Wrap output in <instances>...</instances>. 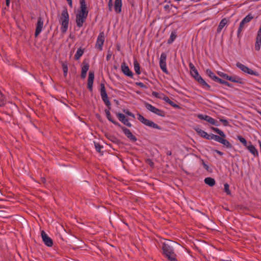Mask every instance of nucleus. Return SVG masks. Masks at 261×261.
<instances>
[{"mask_svg": "<svg viewBox=\"0 0 261 261\" xmlns=\"http://www.w3.org/2000/svg\"><path fill=\"white\" fill-rule=\"evenodd\" d=\"M206 74L211 77L212 79H213L214 81L216 82V81L218 80V77H217L215 73L210 69H207L206 70Z\"/></svg>", "mask_w": 261, "mask_h": 261, "instance_id": "obj_22", "label": "nucleus"}, {"mask_svg": "<svg viewBox=\"0 0 261 261\" xmlns=\"http://www.w3.org/2000/svg\"><path fill=\"white\" fill-rule=\"evenodd\" d=\"M236 66L238 68H239L241 71H242L244 73L255 76L259 75V74L257 72L252 70L248 67L246 66L245 65L240 62L237 63Z\"/></svg>", "mask_w": 261, "mask_h": 261, "instance_id": "obj_5", "label": "nucleus"}, {"mask_svg": "<svg viewBox=\"0 0 261 261\" xmlns=\"http://www.w3.org/2000/svg\"><path fill=\"white\" fill-rule=\"evenodd\" d=\"M41 236L43 243L47 247H51L53 246V241L52 239L44 230L41 231Z\"/></svg>", "mask_w": 261, "mask_h": 261, "instance_id": "obj_8", "label": "nucleus"}, {"mask_svg": "<svg viewBox=\"0 0 261 261\" xmlns=\"http://www.w3.org/2000/svg\"><path fill=\"white\" fill-rule=\"evenodd\" d=\"M134 70H135L136 73L137 74H140L141 71H140V65L136 60H135L134 61Z\"/></svg>", "mask_w": 261, "mask_h": 261, "instance_id": "obj_25", "label": "nucleus"}, {"mask_svg": "<svg viewBox=\"0 0 261 261\" xmlns=\"http://www.w3.org/2000/svg\"><path fill=\"white\" fill-rule=\"evenodd\" d=\"M173 244V242L169 241L164 243L163 244L162 248L164 254L169 261H177L172 246Z\"/></svg>", "mask_w": 261, "mask_h": 261, "instance_id": "obj_2", "label": "nucleus"}, {"mask_svg": "<svg viewBox=\"0 0 261 261\" xmlns=\"http://www.w3.org/2000/svg\"><path fill=\"white\" fill-rule=\"evenodd\" d=\"M145 107L147 110L150 111V112L159 115V116H162L161 114V111L158 108H155V107L153 106L152 105L146 103L145 104Z\"/></svg>", "mask_w": 261, "mask_h": 261, "instance_id": "obj_13", "label": "nucleus"}, {"mask_svg": "<svg viewBox=\"0 0 261 261\" xmlns=\"http://www.w3.org/2000/svg\"><path fill=\"white\" fill-rule=\"evenodd\" d=\"M111 57V54H108L107 56V60H109Z\"/></svg>", "mask_w": 261, "mask_h": 261, "instance_id": "obj_55", "label": "nucleus"}, {"mask_svg": "<svg viewBox=\"0 0 261 261\" xmlns=\"http://www.w3.org/2000/svg\"><path fill=\"white\" fill-rule=\"evenodd\" d=\"M172 106L173 107H174V108H178V106L177 105L175 104V103Z\"/></svg>", "mask_w": 261, "mask_h": 261, "instance_id": "obj_60", "label": "nucleus"}, {"mask_svg": "<svg viewBox=\"0 0 261 261\" xmlns=\"http://www.w3.org/2000/svg\"><path fill=\"white\" fill-rule=\"evenodd\" d=\"M62 67H63V72H64V76H66L67 74V72H68L67 65L65 63H63L62 64Z\"/></svg>", "mask_w": 261, "mask_h": 261, "instance_id": "obj_39", "label": "nucleus"}, {"mask_svg": "<svg viewBox=\"0 0 261 261\" xmlns=\"http://www.w3.org/2000/svg\"><path fill=\"white\" fill-rule=\"evenodd\" d=\"M122 5V0H115L114 3L115 11L117 13H120L121 12V7Z\"/></svg>", "mask_w": 261, "mask_h": 261, "instance_id": "obj_20", "label": "nucleus"}, {"mask_svg": "<svg viewBox=\"0 0 261 261\" xmlns=\"http://www.w3.org/2000/svg\"><path fill=\"white\" fill-rule=\"evenodd\" d=\"M138 116V120L141 122L143 124L145 125L146 122L147 121L148 119L145 118L142 115H141L140 114H138L137 115Z\"/></svg>", "mask_w": 261, "mask_h": 261, "instance_id": "obj_33", "label": "nucleus"}, {"mask_svg": "<svg viewBox=\"0 0 261 261\" xmlns=\"http://www.w3.org/2000/svg\"><path fill=\"white\" fill-rule=\"evenodd\" d=\"M43 20L41 17L38 18L37 23L36 24V28L35 31V37H37L42 32L43 27Z\"/></svg>", "mask_w": 261, "mask_h": 261, "instance_id": "obj_11", "label": "nucleus"}, {"mask_svg": "<svg viewBox=\"0 0 261 261\" xmlns=\"http://www.w3.org/2000/svg\"><path fill=\"white\" fill-rule=\"evenodd\" d=\"M86 75H87V72L82 71L81 77L82 79H85L86 77Z\"/></svg>", "mask_w": 261, "mask_h": 261, "instance_id": "obj_49", "label": "nucleus"}, {"mask_svg": "<svg viewBox=\"0 0 261 261\" xmlns=\"http://www.w3.org/2000/svg\"><path fill=\"white\" fill-rule=\"evenodd\" d=\"M194 129L201 137L207 140H210L211 135L208 134L206 132L202 130L198 127H195Z\"/></svg>", "mask_w": 261, "mask_h": 261, "instance_id": "obj_17", "label": "nucleus"}, {"mask_svg": "<svg viewBox=\"0 0 261 261\" xmlns=\"http://www.w3.org/2000/svg\"><path fill=\"white\" fill-rule=\"evenodd\" d=\"M216 152L219 155H222L223 153L219 150H216Z\"/></svg>", "mask_w": 261, "mask_h": 261, "instance_id": "obj_53", "label": "nucleus"}, {"mask_svg": "<svg viewBox=\"0 0 261 261\" xmlns=\"http://www.w3.org/2000/svg\"><path fill=\"white\" fill-rule=\"evenodd\" d=\"M145 125L158 129H161V127L158 125L149 120H148L146 122Z\"/></svg>", "mask_w": 261, "mask_h": 261, "instance_id": "obj_24", "label": "nucleus"}, {"mask_svg": "<svg viewBox=\"0 0 261 261\" xmlns=\"http://www.w3.org/2000/svg\"><path fill=\"white\" fill-rule=\"evenodd\" d=\"M257 112L258 114H259L261 115V111H260L257 110Z\"/></svg>", "mask_w": 261, "mask_h": 261, "instance_id": "obj_61", "label": "nucleus"}, {"mask_svg": "<svg viewBox=\"0 0 261 261\" xmlns=\"http://www.w3.org/2000/svg\"><path fill=\"white\" fill-rule=\"evenodd\" d=\"M207 122H208V123H210L213 125H216L217 126L219 125V124L217 123L215 119H214V118H213L212 117H211L210 116L209 117Z\"/></svg>", "mask_w": 261, "mask_h": 261, "instance_id": "obj_36", "label": "nucleus"}, {"mask_svg": "<svg viewBox=\"0 0 261 261\" xmlns=\"http://www.w3.org/2000/svg\"><path fill=\"white\" fill-rule=\"evenodd\" d=\"M94 145H95V149L96 150L100 152V151H101V149L102 148V147L98 143H94Z\"/></svg>", "mask_w": 261, "mask_h": 261, "instance_id": "obj_44", "label": "nucleus"}, {"mask_svg": "<svg viewBox=\"0 0 261 261\" xmlns=\"http://www.w3.org/2000/svg\"><path fill=\"white\" fill-rule=\"evenodd\" d=\"M171 151H168L167 152V155H171Z\"/></svg>", "mask_w": 261, "mask_h": 261, "instance_id": "obj_59", "label": "nucleus"}, {"mask_svg": "<svg viewBox=\"0 0 261 261\" xmlns=\"http://www.w3.org/2000/svg\"><path fill=\"white\" fill-rule=\"evenodd\" d=\"M227 20L226 18H224L222 19L218 25V29H217V32L220 33L222 30L223 29V28L226 25V24L227 23Z\"/></svg>", "mask_w": 261, "mask_h": 261, "instance_id": "obj_21", "label": "nucleus"}, {"mask_svg": "<svg viewBox=\"0 0 261 261\" xmlns=\"http://www.w3.org/2000/svg\"><path fill=\"white\" fill-rule=\"evenodd\" d=\"M203 165H204V167L205 168V169L208 170V165H206L205 164H204Z\"/></svg>", "mask_w": 261, "mask_h": 261, "instance_id": "obj_58", "label": "nucleus"}, {"mask_svg": "<svg viewBox=\"0 0 261 261\" xmlns=\"http://www.w3.org/2000/svg\"><path fill=\"white\" fill-rule=\"evenodd\" d=\"M261 47V26L260 27L256 37V41L255 43V49L258 51Z\"/></svg>", "mask_w": 261, "mask_h": 261, "instance_id": "obj_12", "label": "nucleus"}, {"mask_svg": "<svg viewBox=\"0 0 261 261\" xmlns=\"http://www.w3.org/2000/svg\"><path fill=\"white\" fill-rule=\"evenodd\" d=\"M228 80L233 83H242V79L238 76H229Z\"/></svg>", "mask_w": 261, "mask_h": 261, "instance_id": "obj_26", "label": "nucleus"}, {"mask_svg": "<svg viewBox=\"0 0 261 261\" xmlns=\"http://www.w3.org/2000/svg\"><path fill=\"white\" fill-rule=\"evenodd\" d=\"M190 73L191 75L200 84L203 86H205L208 88H210L209 85L202 78L199 74L197 70L196 69L194 65L190 63L189 65Z\"/></svg>", "mask_w": 261, "mask_h": 261, "instance_id": "obj_4", "label": "nucleus"}, {"mask_svg": "<svg viewBox=\"0 0 261 261\" xmlns=\"http://www.w3.org/2000/svg\"><path fill=\"white\" fill-rule=\"evenodd\" d=\"M105 41V34L103 32H100L97 37L95 47L100 50H102V46Z\"/></svg>", "mask_w": 261, "mask_h": 261, "instance_id": "obj_9", "label": "nucleus"}, {"mask_svg": "<svg viewBox=\"0 0 261 261\" xmlns=\"http://www.w3.org/2000/svg\"><path fill=\"white\" fill-rule=\"evenodd\" d=\"M222 138H223V137H221L216 135L211 134V136H210V140H214L220 143Z\"/></svg>", "mask_w": 261, "mask_h": 261, "instance_id": "obj_28", "label": "nucleus"}, {"mask_svg": "<svg viewBox=\"0 0 261 261\" xmlns=\"http://www.w3.org/2000/svg\"><path fill=\"white\" fill-rule=\"evenodd\" d=\"M106 116L107 119L110 121H112L113 120L112 118H111V115L110 111L109 110H106L105 111Z\"/></svg>", "mask_w": 261, "mask_h": 261, "instance_id": "obj_43", "label": "nucleus"}, {"mask_svg": "<svg viewBox=\"0 0 261 261\" xmlns=\"http://www.w3.org/2000/svg\"><path fill=\"white\" fill-rule=\"evenodd\" d=\"M245 23L242 20L240 23V25H239V27L238 28V31H237V34H238V36H239V35L241 34V33L242 32L243 29V28L244 27V24Z\"/></svg>", "mask_w": 261, "mask_h": 261, "instance_id": "obj_34", "label": "nucleus"}, {"mask_svg": "<svg viewBox=\"0 0 261 261\" xmlns=\"http://www.w3.org/2000/svg\"><path fill=\"white\" fill-rule=\"evenodd\" d=\"M168 103L172 106L174 104V102L170 100Z\"/></svg>", "mask_w": 261, "mask_h": 261, "instance_id": "obj_56", "label": "nucleus"}, {"mask_svg": "<svg viewBox=\"0 0 261 261\" xmlns=\"http://www.w3.org/2000/svg\"><path fill=\"white\" fill-rule=\"evenodd\" d=\"M209 116L206 115H202V114H199L198 115V117L201 120H205L206 121H207L208 119L209 118Z\"/></svg>", "mask_w": 261, "mask_h": 261, "instance_id": "obj_40", "label": "nucleus"}, {"mask_svg": "<svg viewBox=\"0 0 261 261\" xmlns=\"http://www.w3.org/2000/svg\"><path fill=\"white\" fill-rule=\"evenodd\" d=\"M212 129L215 133L219 134L221 137H223L220 143L222 144L227 148L231 147V145L229 141L224 139V138L226 137V135L223 132L216 127H212Z\"/></svg>", "mask_w": 261, "mask_h": 261, "instance_id": "obj_6", "label": "nucleus"}, {"mask_svg": "<svg viewBox=\"0 0 261 261\" xmlns=\"http://www.w3.org/2000/svg\"><path fill=\"white\" fill-rule=\"evenodd\" d=\"M94 79V73L93 71H90L89 73L88 81V87L90 91L92 90Z\"/></svg>", "mask_w": 261, "mask_h": 261, "instance_id": "obj_18", "label": "nucleus"}, {"mask_svg": "<svg viewBox=\"0 0 261 261\" xmlns=\"http://www.w3.org/2000/svg\"><path fill=\"white\" fill-rule=\"evenodd\" d=\"M69 16L66 9H64L61 13V16L59 19V22L61 25V31L65 33L67 31L69 24Z\"/></svg>", "mask_w": 261, "mask_h": 261, "instance_id": "obj_3", "label": "nucleus"}, {"mask_svg": "<svg viewBox=\"0 0 261 261\" xmlns=\"http://www.w3.org/2000/svg\"><path fill=\"white\" fill-rule=\"evenodd\" d=\"M124 112L125 113V114H126L128 116H131L134 118L135 117V115L131 113L128 110H124Z\"/></svg>", "mask_w": 261, "mask_h": 261, "instance_id": "obj_46", "label": "nucleus"}, {"mask_svg": "<svg viewBox=\"0 0 261 261\" xmlns=\"http://www.w3.org/2000/svg\"><path fill=\"white\" fill-rule=\"evenodd\" d=\"M166 59H167V55L166 54L163 53L161 55V57L160 58V66L162 71L166 73H168V70L166 67Z\"/></svg>", "mask_w": 261, "mask_h": 261, "instance_id": "obj_7", "label": "nucleus"}, {"mask_svg": "<svg viewBox=\"0 0 261 261\" xmlns=\"http://www.w3.org/2000/svg\"><path fill=\"white\" fill-rule=\"evenodd\" d=\"M67 2L71 8L72 7V0H67Z\"/></svg>", "mask_w": 261, "mask_h": 261, "instance_id": "obj_51", "label": "nucleus"}, {"mask_svg": "<svg viewBox=\"0 0 261 261\" xmlns=\"http://www.w3.org/2000/svg\"><path fill=\"white\" fill-rule=\"evenodd\" d=\"M7 6H9L10 5V0H6Z\"/></svg>", "mask_w": 261, "mask_h": 261, "instance_id": "obj_57", "label": "nucleus"}, {"mask_svg": "<svg viewBox=\"0 0 261 261\" xmlns=\"http://www.w3.org/2000/svg\"><path fill=\"white\" fill-rule=\"evenodd\" d=\"M249 151L254 156L258 155V152L255 146L252 145L251 142H249L248 145L246 147Z\"/></svg>", "mask_w": 261, "mask_h": 261, "instance_id": "obj_19", "label": "nucleus"}, {"mask_svg": "<svg viewBox=\"0 0 261 261\" xmlns=\"http://www.w3.org/2000/svg\"><path fill=\"white\" fill-rule=\"evenodd\" d=\"M100 95L102 100L104 101L106 106H109L111 105V102L109 100L105 86L103 84L101 85Z\"/></svg>", "mask_w": 261, "mask_h": 261, "instance_id": "obj_10", "label": "nucleus"}, {"mask_svg": "<svg viewBox=\"0 0 261 261\" xmlns=\"http://www.w3.org/2000/svg\"><path fill=\"white\" fill-rule=\"evenodd\" d=\"M83 53V50L81 48H79L75 55V59L77 60H79L82 57Z\"/></svg>", "mask_w": 261, "mask_h": 261, "instance_id": "obj_30", "label": "nucleus"}, {"mask_svg": "<svg viewBox=\"0 0 261 261\" xmlns=\"http://www.w3.org/2000/svg\"><path fill=\"white\" fill-rule=\"evenodd\" d=\"M163 99L164 100H165L166 102H167V103H168L169 102V101L170 100V99H169V98L166 96H165L164 97H163Z\"/></svg>", "mask_w": 261, "mask_h": 261, "instance_id": "obj_50", "label": "nucleus"}, {"mask_svg": "<svg viewBox=\"0 0 261 261\" xmlns=\"http://www.w3.org/2000/svg\"><path fill=\"white\" fill-rule=\"evenodd\" d=\"M207 122H208V123H210L213 125H216L217 126L219 125V124L217 123L215 119H214V118H213L212 117H211L210 116L209 117Z\"/></svg>", "mask_w": 261, "mask_h": 261, "instance_id": "obj_37", "label": "nucleus"}, {"mask_svg": "<svg viewBox=\"0 0 261 261\" xmlns=\"http://www.w3.org/2000/svg\"><path fill=\"white\" fill-rule=\"evenodd\" d=\"M253 18L254 16L251 14L249 13L244 18H243L242 21L245 23H247L250 22Z\"/></svg>", "mask_w": 261, "mask_h": 261, "instance_id": "obj_29", "label": "nucleus"}, {"mask_svg": "<svg viewBox=\"0 0 261 261\" xmlns=\"http://www.w3.org/2000/svg\"><path fill=\"white\" fill-rule=\"evenodd\" d=\"M147 162L151 166H152L153 164L152 163V162L150 160H148L147 161Z\"/></svg>", "mask_w": 261, "mask_h": 261, "instance_id": "obj_52", "label": "nucleus"}, {"mask_svg": "<svg viewBox=\"0 0 261 261\" xmlns=\"http://www.w3.org/2000/svg\"><path fill=\"white\" fill-rule=\"evenodd\" d=\"M89 69V64L87 62H83V65L82 67V71L87 72Z\"/></svg>", "mask_w": 261, "mask_h": 261, "instance_id": "obj_32", "label": "nucleus"}, {"mask_svg": "<svg viewBox=\"0 0 261 261\" xmlns=\"http://www.w3.org/2000/svg\"><path fill=\"white\" fill-rule=\"evenodd\" d=\"M204 182L206 184L210 187H212L215 185V180L212 177H206L204 179Z\"/></svg>", "mask_w": 261, "mask_h": 261, "instance_id": "obj_23", "label": "nucleus"}, {"mask_svg": "<svg viewBox=\"0 0 261 261\" xmlns=\"http://www.w3.org/2000/svg\"><path fill=\"white\" fill-rule=\"evenodd\" d=\"M177 36L176 33L175 32H172L170 35V37L168 40V44H171L176 39Z\"/></svg>", "mask_w": 261, "mask_h": 261, "instance_id": "obj_27", "label": "nucleus"}, {"mask_svg": "<svg viewBox=\"0 0 261 261\" xmlns=\"http://www.w3.org/2000/svg\"><path fill=\"white\" fill-rule=\"evenodd\" d=\"M220 121L222 122L223 124L225 126H228L229 125V122L226 119H220Z\"/></svg>", "mask_w": 261, "mask_h": 261, "instance_id": "obj_47", "label": "nucleus"}, {"mask_svg": "<svg viewBox=\"0 0 261 261\" xmlns=\"http://www.w3.org/2000/svg\"><path fill=\"white\" fill-rule=\"evenodd\" d=\"M5 103V98L0 91V107L4 106Z\"/></svg>", "mask_w": 261, "mask_h": 261, "instance_id": "obj_38", "label": "nucleus"}, {"mask_svg": "<svg viewBox=\"0 0 261 261\" xmlns=\"http://www.w3.org/2000/svg\"><path fill=\"white\" fill-rule=\"evenodd\" d=\"M80 10L76 14V23L78 27L81 28L83 25L88 16V11L87 10V5L85 0H80Z\"/></svg>", "mask_w": 261, "mask_h": 261, "instance_id": "obj_1", "label": "nucleus"}, {"mask_svg": "<svg viewBox=\"0 0 261 261\" xmlns=\"http://www.w3.org/2000/svg\"><path fill=\"white\" fill-rule=\"evenodd\" d=\"M216 82H217L220 84H223L225 86H227L228 87H231V85L230 83H229L228 82H226L219 77H218V80L216 81Z\"/></svg>", "mask_w": 261, "mask_h": 261, "instance_id": "obj_35", "label": "nucleus"}, {"mask_svg": "<svg viewBox=\"0 0 261 261\" xmlns=\"http://www.w3.org/2000/svg\"><path fill=\"white\" fill-rule=\"evenodd\" d=\"M121 70L125 75L131 77L133 76V74L132 72L130 70L128 66L125 63L122 64Z\"/></svg>", "mask_w": 261, "mask_h": 261, "instance_id": "obj_16", "label": "nucleus"}, {"mask_svg": "<svg viewBox=\"0 0 261 261\" xmlns=\"http://www.w3.org/2000/svg\"><path fill=\"white\" fill-rule=\"evenodd\" d=\"M121 129L124 134L129 139L134 142L137 141V138L132 134L131 132L128 129L124 127H121Z\"/></svg>", "mask_w": 261, "mask_h": 261, "instance_id": "obj_15", "label": "nucleus"}, {"mask_svg": "<svg viewBox=\"0 0 261 261\" xmlns=\"http://www.w3.org/2000/svg\"><path fill=\"white\" fill-rule=\"evenodd\" d=\"M113 3L112 0H109L108 2V7L110 11H112Z\"/></svg>", "mask_w": 261, "mask_h": 261, "instance_id": "obj_45", "label": "nucleus"}, {"mask_svg": "<svg viewBox=\"0 0 261 261\" xmlns=\"http://www.w3.org/2000/svg\"><path fill=\"white\" fill-rule=\"evenodd\" d=\"M224 187L225 192L227 193V195H230L231 193L229 189V185L227 183H225L224 185Z\"/></svg>", "mask_w": 261, "mask_h": 261, "instance_id": "obj_41", "label": "nucleus"}, {"mask_svg": "<svg viewBox=\"0 0 261 261\" xmlns=\"http://www.w3.org/2000/svg\"><path fill=\"white\" fill-rule=\"evenodd\" d=\"M152 94L153 96H154L155 97H158V93L157 92H153L152 93Z\"/></svg>", "mask_w": 261, "mask_h": 261, "instance_id": "obj_54", "label": "nucleus"}, {"mask_svg": "<svg viewBox=\"0 0 261 261\" xmlns=\"http://www.w3.org/2000/svg\"><path fill=\"white\" fill-rule=\"evenodd\" d=\"M218 74L222 77L226 79V80H228V78H229V75H228L226 73H224L223 72H218Z\"/></svg>", "mask_w": 261, "mask_h": 261, "instance_id": "obj_42", "label": "nucleus"}, {"mask_svg": "<svg viewBox=\"0 0 261 261\" xmlns=\"http://www.w3.org/2000/svg\"><path fill=\"white\" fill-rule=\"evenodd\" d=\"M114 124H115V125H117V126H118L119 127H122L121 126V125L120 124V123H119L118 122L113 120L112 121H111Z\"/></svg>", "mask_w": 261, "mask_h": 261, "instance_id": "obj_48", "label": "nucleus"}, {"mask_svg": "<svg viewBox=\"0 0 261 261\" xmlns=\"http://www.w3.org/2000/svg\"><path fill=\"white\" fill-rule=\"evenodd\" d=\"M237 138L240 141V142H241L246 147L248 145V143L244 138L241 137V136H238Z\"/></svg>", "mask_w": 261, "mask_h": 261, "instance_id": "obj_31", "label": "nucleus"}, {"mask_svg": "<svg viewBox=\"0 0 261 261\" xmlns=\"http://www.w3.org/2000/svg\"><path fill=\"white\" fill-rule=\"evenodd\" d=\"M117 117L120 121L128 127H131L132 124L125 117V115L122 113H118Z\"/></svg>", "mask_w": 261, "mask_h": 261, "instance_id": "obj_14", "label": "nucleus"}]
</instances>
